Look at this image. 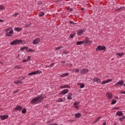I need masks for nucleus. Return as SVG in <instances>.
I'll use <instances>...</instances> for the list:
<instances>
[{
  "label": "nucleus",
  "instance_id": "47",
  "mask_svg": "<svg viewBox=\"0 0 125 125\" xmlns=\"http://www.w3.org/2000/svg\"><path fill=\"white\" fill-rule=\"evenodd\" d=\"M121 94H125V91H122L120 92Z\"/></svg>",
  "mask_w": 125,
  "mask_h": 125
},
{
  "label": "nucleus",
  "instance_id": "53",
  "mask_svg": "<svg viewBox=\"0 0 125 125\" xmlns=\"http://www.w3.org/2000/svg\"><path fill=\"white\" fill-rule=\"evenodd\" d=\"M48 125H57V124H48Z\"/></svg>",
  "mask_w": 125,
  "mask_h": 125
},
{
  "label": "nucleus",
  "instance_id": "40",
  "mask_svg": "<svg viewBox=\"0 0 125 125\" xmlns=\"http://www.w3.org/2000/svg\"><path fill=\"white\" fill-rule=\"evenodd\" d=\"M74 72H76V73H79L80 70L78 69H74Z\"/></svg>",
  "mask_w": 125,
  "mask_h": 125
},
{
  "label": "nucleus",
  "instance_id": "38",
  "mask_svg": "<svg viewBox=\"0 0 125 125\" xmlns=\"http://www.w3.org/2000/svg\"><path fill=\"white\" fill-rule=\"evenodd\" d=\"M31 51V52H34V50L32 49H29V50H27V52H30Z\"/></svg>",
  "mask_w": 125,
  "mask_h": 125
},
{
  "label": "nucleus",
  "instance_id": "33",
  "mask_svg": "<svg viewBox=\"0 0 125 125\" xmlns=\"http://www.w3.org/2000/svg\"><path fill=\"white\" fill-rule=\"evenodd\" d=\"M63 101H64V100H63V99L60 98L58 99V100L57 101V102H63Z\"/></svg>",
  "mask_w": 125,
  "mask_h": 125
},
{
  "label": "nucleus",
  "instance_id": "56",
  "mask_svg": "<svg viewBox=\"0 0 125 125\" xmlns=\"http://www.w3.org/2000/svg\"><path fill=\"white\" fill-rule=\"evenodd\" d=\"M69 23H70V24H74V22H73V21H69Z\"/></svg>",
  "mask_w": 125,
  "mask_h": 125
},
{
  "label": "nucleus",
  "instance_id": "10",
  "mask_svg": "<svg viewBox=\"0 0 125 125\" xmlns=\"http://www.w3.org/2000/svg\"><path fill=\"white\" fill-rule=\"evenodd\" d=\"M11 34H13V30H10L9 32H7L6 33V37H10L11 36Z\"/></svg>",
  "mask_w": 125,
  "mask_h": 125
},
{
  "label": "nucleus",
  "instance_id": "9",
  "mask_svg": "<svg viewBox=\"0 0 125 125\" xmlns=\"http://www.w3.org/2000/svg\"><path fill=\"white\" fill-rule=\"evenodd\" d=\"M68 92H69V90L68 89H65L64 90H63L61 92V94H62L63 95H65V94H66V93H68Z\"/></svg>",
  "mask_w": 125,
  "mask_h": 125
},
{
  "label": "nucleus",
  "instance_id": "21",
  "mask_svg": "<svg viewBox=\"0 0 125 125\" xmlns=\"http://www.w3.org/2000/svg\"><path fill=\"white\" fill-rule=\"evenodd\" d=\"M67 76H69L68 73H64L61 75V78H63L64 77H67Z\"/></svg>",
  "mask_w": 125,
  "mask_h": 125
},
{
  "label": "nucleus",
  "instance_id": "42",
  "mask_svg": "<svg viewBox=\"0 0 125 125\" xmlns=\"http://www.w3.org/2000/svg\"><path fill=\"white\" fill-rule=\"evenodd\" d=\"M74 108H76V109H79L80 108V106L77 105H74Z\"/></svg>",
  "mask_w": 125,
  "mask_h": 125
},
{
  "label": "nucleus",
  "instance_id": "51",
  "mask_svg": "<svg viewBox=\"0 0 125 125\" xmlns=\"http://www.w3.org/2000/svg\"><path fill=\"white\" fill-rule=\"evenodd\" d=\"M28 62V61H27V59H26V60H24L23 61V63H25V62Z\"/></svg>",
  "mask_w": 125,
  "mask_h": 125
},
{
  "label": "nucleus",
  "instance_id": "14",
  "mask_svg": "<svg viewBox=\"0 0 125 125\" xmlns=\"http://www.w3.org/2000/svg\"><path fill=\"white\" fill-rule=\"evenodd\" d=\"M32 75H38V74H42L41 70H37L36 71L31 72Z\"/></svg>",
  "mask_w": 125,
  "mask_h": 125
},
{
  "label": "nucleus",
  "instance_id": "59",
  "mask_svg": "<svg viewBox=\"0 0 125 125\" xmlns=\"http://www.w3.org/2000/svg\"><path fill=\"white\" fill-rule=\"evenodd\" d=\"M120 9H123V8H118L117 9H116V11L117 10H120Z\"/></svg>",
  "mask_w": 125,
  "mask_h": 125
},
{
  "label": "nucleus",
  "instance_id": "35",
  "mask_svg": "<svg viewBox=\"0 0 125 125\" xmlns=\"http://www.w3.org/2000/svg\"><path fill=\"white\" fill-rule=\"evenodd\" d=\"M125 119V116H123L122 117H121L119 118V121L121 122V121H123Z\"/></svg>",
  "mask_w": 125,
  "mask_h": 125
},
{
  "label": "nucleus",
  "instance_id": "55",
  "mask_svg": "<svg viewBox=\"0 0 125 125\" xmlns=\"http://www.w3.org/2000/svg\"><path fill=\"white\" fill-rule=\"evenodd\" d=\"M32 72L29 73L28 74V76H32Z\"/></svg>",
  "mask_w": 125,
  "mask_h": 125
},
{
  "label": "nucleus",
  "instance_id": "20",
  "mask_svg": "<svg viewBox=\"0 0 125 125\" xmlns=\"http://www.w3.org/2000/svg\"><path fill=\"white\" fill-rule=\"evenodd\" d=\"M81 116H82V114L81 113H77L75 114V117L76 118H81Z\"/></svg>",
  "mask_w": 125,
  "mask_h": 125
},
{
  "label": "nucleus",
  "instance_id": "43",
  "mask_svg": "<svg viewBox=\"0 0 125 125\" xmlns=\"http://www.w3.org/2000/svg\"><path fill=\"white\" fill-rule=\"evenodd\" d=\"M17 15H19V13H15V14L13 15V16H14L15 17H16V16Z\"/></svg>",
  "mask_w": 125,
  "mask_h": 125
},
{
  "label": "nucleus",
  "instance_id": "25",
  "mask_svg": "<svg viewBox=\"0 0 125 125\" xmlns=\"http://www.w3.org/2000/svg\"><path fill=\"white\" fill-rule=\"evenodd\" d=\"M39 16L42 17L43 15H44V12H40L39 13Z\"/></svg>",
  "mask_w": 125,
  "mask_h": 125
},
{
  "label": "nucleus",
  "instance_id": "54",
  "mask_svg": "<svg viewBox=\"0 0 125 125\" xmlns=\"http://www.w3.org/2000/svg\"><path fill=\"white\" fill-rule=\"evenodd\" d=\"M62 64H65L66 62L65 61L61 62Z\"/></svg>",
  "mask_w": 125,
  "mask_h": 125
},
{
  "label": "nucleus",
  "instance_id": "28",
  "mask_svg": "<svg viewBox=\"0 0 125 125\" xmlns=\"http://www.w3.org/2000/svg\"><path fill=\"white\" fill-rule=\"evenodd\" d=\"M101 116H100V117L98 118L94 122L93 124H95L96 123H97V122L99 121V120H100V119H101Z\"/></svg>",
  "mask_w": 125,
  "mask_h": 125
},
{
  "label": "nucleus",
  "instance_id": "26",
  "mask_svg": "<svg viewBox=\"0 0 125 125\" xmlns=\"http://www.w3.org/2000/svg\"><path fill=\"white\" fill-rule=\"evenodd\" d=\"M116 55H118V56H120V57H122V56L124 55V54L123 53H117L116 54Z\"/></svg>",
  "mask_w": 125,
  "mask_h": 125
},
{
  "label": "nucleus",
  "instance_id": "5",
  "mask_svg": "<svg viewBox=\"0 0 125 125\" xmlns=\"http://www.w3.org/2000/svg\"><path fill=\"white\" fill-rule=\"evenodd\" d=\"M41 39L39 38H37L32 43L33 44H39V43L40 42Z\"/></svg>",
  "mask_w": 125,
  "mask_h": 125
},
{
  "label": "nucleus",
  "instance_id": "63",
  "mask_svg": "<svg viewBox=\"0 0 125 125\" xmlns=\"http://www.w3.org/2000/svg\"><path fill=\"white\" fill-rule=\"evenodd\" d=\"M124 86H125V83L124 84Z\"/></svg>",
  "mask_w": 125,
  "mask_h": 125
},
{
  "label": "nucleus",
  "instance_id": "29",
  "mask_svg": "<svg viewBox=\"0 0 125 125\" xmlns=\"http://www.w3.org/2000/svg\"><path fill=\"white\" fill-rule=\"evenodd\" d=\"M32 25V23H30L29 24H26L24 26L25 28H29Z\"/></svg>",
  "mask_w": 125,
  "mask_h": 125
},
{
  "label": "nucleus",
  "instance_id": "58",
  "mask_svg": "<svg viewBox=\"0 0 125 125\" xmlns=\"http://www.w3.org/2000/svg\"><path fill=\"white\" fill-rule=\"evenodd\" d=\"M0 22H4V21L0 19Z\"/></svg>",
  "mask_w": 125,
  "mask_h": 125
},
{
  "label": "nucleus",
  "instance_id": "57",
  "mask_svg": "<svg viewBox=\"0 0 125 125\" xmlns=\"http://www.w3.org/2000/svg\"><path fill=\"white\" fill-rule=\"evenodd\" d=\"M68 10H69V11H73V8L69 9Z\"/></svg>",
  "mask_w": 125,
  "mask_h": 125
},
{
  "label": "nucleus",
  "instance_id": "46",
  "mask_svg": "<svg viewBox=\"0 0 125 125\" xmlns=\"http://www.w3.org/2000/svg\"><path fill=\"white\" fill-rule=\"evenodd\" d=\"M53 66H54V63H51L50 65H49L48 67H52Z\"/></svg>",
  "mask_w": 125,
  "mask_h": 125
},
{
  "label": "nucleus",
  "instance_id": "1",
  "mask_svg": "<svg viewBox=\"0 0 125 125\" xmlns=\"http://www.w3.org/2000/svg\"><path fill=\"white\" fill-rule=\"evenodd\" d=\"M43 101V98L42 96H38L32 99L30 102V104H38Z\"/></svg>",
  "mask_w": 125,
  "mask_h": 125
},
{
  "label": "nucleus",
  "instance_id": "2",
  "mask_svg": "<svg viewBox=\"0 0 125 125\" xmlns=\"http://www.w3.org/2000/svg\"><path fill=\"white\" fill-rule=\"evenodd\" d=\"M96 51H100L103 50L104 51H106V47L104 45H99L96 49Z\"/></svg>",
  "mask_w": 125,
  "mask_h": 125
},
{
  "label": "nucleus",
  "instance_id": "19",
  "mask_svg": "<svg viewBox=\"0 0 125 125\" xmlns=\"http://www.w3.org/2000/svg\"><path fill=\"white\" fill-rule=\"evenodd\" d=\"M60 88H70V86L69 85H65L64 86H61Z\"/></svg>",
  "mask_w": 125,
  "mask_h": 125
},
{
  "label": "nucleus",
  "instance_id": "37",
  "mask_svg": "<svg viewBox=\"0 0 125 125\" xmlns=\"http://www.w3.org/2000/svg\"><path fill=\"white\" fill-rule=\"evenodd\" d=\"M63 47L62 46L58 47L55 49V50H59V49H61Z\"/></svg>",
  "mask_w": 125,
  "mask_h": 125
},
{
  "label": "nucleus",
  "instance_id": "45",
  "mask_svg": "<svg viewBox=\"0 0 125 125\" xmlns=\"http://www.w3.org/2000/svg\"><path fill=\"white\" fill-rule=\"evenodd\" d=\"M18 91H19V90H16V91H14L13 92V94H16V93H17V92H18Z\"/></svg>",
  "mask_w": 125,
  "mask_h": 125
},
{
  "label": "nucleus",
  "instance_id": "12",
  "mask_svg": "<svg viewBox=\"0 0 125 125\" xmlns=\"http://www.w3.org/2000/svg\"><path fill=\"white\" fill-rule=\"evenodd\" d=\"M106 96H107L108 99H112V97H113V95L111 93H107L106 94Z\"/></svg>",
  "mask_w": 125,
  "mask_h": 125
},
{
  "label": "nucleus",
  "instance_id": "8",
  "mask_svg": "<svg viewBox=\"0 0 125 125\" xmlns=\"http://www.w3.org/2000/svg\"><path fill=\"white\" fill-rule=\"evenodd\" d=\"M84 41V43H86V44H91L92 43V42L89 41L88 40V38H85Z\"/></svg>",
  "mask_w": 125,
  "mask_h": 125
},
{
  "label": "nucleus",
  "instance_id": "31",
  "mask_svg": "<svg viewBox=\"0 0 125 125\" xmlns=\"http://www.w3.org/2000/svg\"><path fill=\"white\" fill-rule=\"evenodd\" d=\"M83 31L82 30H80L79 31H78V35L79 36H81L82 35V34H83Z\"/></svg>",
  "mask_w": 125,
  "mask_h": 125
},
{
  "label": "nucleus",
  "instance_id": "4",
  "mask_svg": "<svg viewBox=\"0 0 125 125\" xmlns=\"http://www.w3.org/2000/svg\"><path fill=\"white\" fill-rule=\"evenodd\" d=\"M23 109V107L20 105H17L15 108L13 109V111H18L19 112H21Z\"/></svg>",
  "mask_w": 125,
  "mask_h": 125
},
{
  "label": "nucleus",
  "instance_id": "41",
  "mask_svg": "<svg viewBox=\"0 0 125 125\" xmlns=\"http://www.w3.org/2000/svg\"><path fill=\"white\" fill-rule=\"evenodd\" d=\"M79 104H80V102H75V103H74V105H79Z\"/></svg>",
  "mask_w": 125,
  "mask_h": 125
},
{
  "label": "nucleus",
  "instance_id": "23",
  "mask_svg": "<svg viewBox=\"0 0 125 125\" xmlns=\"http://www.w3.org/2000/svg\"><path fill=\"white\" fill-rule=\"evenodd\" d=\"M79 85H80V88H83L84 87V84L82 83H78Z\"/></svg>",
  "mask_w": 125,
  "mask_h": 125
},
{
  "label": "nucleus",
  "instance_id": "7",
  "mask_svg": "<svg viewBox=\"0 0 125 125\" xmlns=\"http://www.w3.org/2000/svg\"><path fill=\"white\" fill-rule=\"evenodd\" d=\"M0 119L2 121L8 119V115H0Z\"/></svg>",
  "mask_w": 125,
  "mask_h": 125
},
{
  "label": "nucleus",
  "instance_id": "34",
  "mask_svg": "<svg viewBox=\"0 0 125 125\" xmlns=\"http://www.w3.org/2000/svg\"><path fill=\"white\" fill-rule=\"evenodd\" d=\"M25 49H28V47L25 46V47H21V50H25Z\"/></svg>",
  "mask_w": 125,
  "mask_h": 125
},
{
  "label": "nucleus",
  "instance_id": "64",
  "mask_svg": "<svg viewBox=\"0 0 125 125\" xmlns=\"http://www.w3.org/2000/svg\"><path fill=\"white\" fill-rule=\"evenodd\" d=\"M113 125H116V123H115Z\"/></svg>",
  "mask_w": 125,
  "mask_h": 125
},
{
  "label": "nucleus",
  "instance_id": "6",
  "mask_svg": "<svg viewBox=\"0 0 125 125\" xmlns=\"http://www.w3.org/2000/svg\"><path fill=\"white\" fill-rule=\"evenodd\" d=\"M123 84H124V81L121 80V81H119V82H117L115 84V85L116 86H119V85H121L122 86V85H123Z\"/></svg>",
  "mask_w": 125,
  "mask_h": 125
},
{
  "label": "nucleus",
  "instance_id": "62",
  "mask_svg": "<svg viewBox=\"0 0 125 125\" xmlns=\"http://www.w3.org/2000/svg\"><path fill=\"white\" fill-rule=\"evenodd\" d=\"M70 66H72V63H70Z\"/></svg>",
  "mask_w": 125,
  "mask_h": 125
},
{
  "label": "nucleus",
  "instance_id": "61",
  "mask_svg": "<svg viewBox=\"0 0 125 125\" xmlns=\"http://www.w3.org/2000/svg\"><path fill=\"white\" fill-rule=\"evenodd\" d=\"M81 10H84V8H81Z\"/></svg>",
  "mask_w": 125,
  "mask_h": 125
},
{
  "label": "nucleus",
  "instance_id": "44",
  "mask_svg": "<svg viewBox=\"0 0 125 125\" xmlns=\"http://www.w3.org/2000/svg\"><path fill=\"white\" fill-rule=\"evenodd\" d=\"M10 30V28H8L5 29V31L6 33H7V32H8Z\"/></svg>",
  "mask_w": 125,
  "mask_h": 125
},
{
  "label": "nucleus",
  "instance_id": "13",
  "mask_svg": "<svg viewBox=\"0 0 125 125\" xmlns=\"http://www.w3.org/2000/svg\"><path fill=\"white\" fill-rule=\"evenodd\" d=\"M87 72H88V69H86L85 68H84L81 70V74H86Z\"/></svg>",
  "mask_w": 125,
  "mask_h": 125
},
{
  "label": "nucleus",
  "instance_id": "32",
  "mask_svg": "<svg viewBox=\"0 0 125 125\" xmlns=\"http://www.w3.org/2000/svg\"><path fill=\"white\" fill-rule=\"evenodd\" d=\"M26 112H27V109H26V108H23V109L21 111L22 114H26Z\"/></svg>",
  "mask_w": 125,
  "mask_h": 125
},
{
  "label": "nucleus",
  "instance_id": "17",
  "mask_svg": "<svg viewBox=\"0 0 125 125\" xmlns=\"http://www.w3.org/2000/svg\"><path fill=\"white\" fill-rule=\"evenodd\" d=\"M72 96H73V94H72L71 93H69L67 96V99H68L69 100H71Z\"/></svg>",
  "mask_w": 125,
  "mask_h": 125
},
{
  "label": "nucleus",
  "instance_id": "52",
  "mask_svg": "<svg viewBox=\"0 0 125 125\" xmlns=\"http://www.w3.org/2000/svg\"><path fill=\"white\" fill-rule=\"evenodd\" d=\"M38 4H42V2L41 1H38Z\"/></svg>",
  "mask_w": 125,
  "mask_h": 125
},
{
  "label": "nucleus",
  "instance_id": "30",
  "mask_svg": "<svg viewBox=\"0 0 125 125\" xmlns=\"http://www.w3.org/2000/svg\"><path fill=\"white\" fill-rule=\"evenodd\" d=\"M116 103H117V100H112L111 101V104H116Z\"/></svg>",
  "mask_w": 125,
  "mask_h": 125
},
{
  "label": "nucleus",
  "instance_id": "24",
  "mask_svg": "<svg viewBox=\"0 0 125 125\" xmlns=\"http://www.w3.org/2000/svg\"><path fill=\"white\" fill-rule=\"evenodd\" d=\"M14 83H16V84H19V83H23L19 80H18L17 81L15 82Z\"/></svg>",
  "mask_w": 125,
  "mask_h": 125
},
{
  "label": "nucleus",
  "instance_id": "22",
  "mask_svg": "<svg viewBox=\"0 0 125 125\" xmlns=\"http://www.w3.org/2000/svg\"><path fill=\"white\" fill-rule=\"evenodd\" d=\"M22 28L20 27H17L15 28V31H17V32H20V31H21Z\"/></svg>",
  "mask_w": 125,
  "mask_h": 125
},
{
  "label": "nucleus",
  "instance_id": "48",
  "mask_svg": "<svg viewBox=\"0 0 125 125\" xmlns=\"http://www.w3.org/2000/svg\"><path fill=\"white\" fill-rule=\"evenodd\" d=\"M63 54H68V52H67V51H64L63 52Z\"/></svg>",
  "mask_w": 125,
  "mask_h": 125
},
{
  "label": "nucleus",
  "instance_id": "49",
  "mask_svg": "<svg viewBox=\"0 0 125 125\" xmlns=\"http://www.w3.org/2000/svg\"><path fill=\"white\" fill-rule=\"evenodd\" d=\"M15 68H16V69H20L21 67L17 65L16 66Z\"/></svg>",
  "mask_w": 125,
  "mask_h": 125
},
{
  "label": "nucleus",
  "instance_id": "15",
  "mask_svg": "<svg viewBox=\"0 0 125 125\" xmlns=\"http://www.w3.org/2000/svg\"><path fill=\"white\" fill-rule=\"evenodd\" d=\"M123 115H124V114L123 113L122 111L117 112V113H116L117 116H119V117H121V116H123Z\"/></svg>",
  "mask_w": 125,
  "mask_h": 125
},
{
  "label": "nucleus",
  "instance_id": "36",
  "mask_svg": "<svg viewBox=\"0 0 125 125\" xmlns=\"http://www.w3.org/2000/svg\"><path fill=\"white\" fill-rule=\"evenodd\" d=\"M4 9H5L4 7L1 5H0V10H4Z\"/></svg>",
  "mask_w": 125,
  "mask_h": 125
},
{
  "label": "nucleus",
  "instance_id": "50",
  "mask_svg": "<svg viewBox=\"0 0 125 125\" xmlns=\"http://www.w3.org/2000/svg\"><path fill=\"white\" fill-rule=\"evenodd\" d=\"M20 79L21 81H22V80H25V78H24L23 77H20Z\"/></svg>",
  "mask_w": 125,
  "mask_h": 125
},
{
  "label": "nucleus",
  "instance_id": "27",
  "mask_svg": "<svg viewBox=\"0 0 125 125\" xmlns=\"http://www.w3.org/2000/svg\"><path fill=\"white\" fill-rule=\"evenodd\" d=\"M75 36H76V33H73V34H71L70 35V39H73V38H74V37H75Z\"/></svg>",
  "mask_w": 125,
  "mask_h": 125
},
{
  "label": "nucleus",
  "instance_id": "11",
  "mask_svg": "<svg viewBox=\"0 0 125 125\" xmlns=\"http://www.w3.org/2000/svg\"><path fill=\"white\" fill-rule=\"evenodd\" d=\"M112 82V79H107L106 81H104L101 83V84H105V83H110Z\"/></svg>",
  "mask_w": 125,
  "mask_h": 125
},
{
  "label": "nucleus",
  "instance_id": "60",
  "mask_svg": "<svg viewBox=\"0 0 125 125\" xmlns=\"http://www.w3.org/2000/svg\"><path fill=\"white\" fill-rule=\"evenodd\" d=\"M103 125H106V122H104Z\"/></svg>",
  "mask_w": 125,
  "mask_h": 125
},
{
  "label": "nucleus",
  "instance_id": "3",
  "mask_svg": "<svg viewBox=\"0 0 125 125\" xmlns=\"http://www.w3.org/2000/svg\"><path fill=\"white\" fill-rule=\"evenodd\" d=\"M20 43H22V40H15L10 43V44L11 45H14V44H20Z\"/></svg>",
  "mask_w": 125,
  "mask_h": 125
},
{
  "label": "nucleus",
  "instance_id": "16",
  "mask_svg": "<svg viewBox=\"0 0 125 125\" xmlns=\"http://www.w3.org/2000/svg\"><path fill=\"white\" fill-rule=\"evenodd\" d=\"M93 82H97V83H100V79L96 77L93 79Z\"/></svg>",
  "mask_w": 125,
  "mask_h": 125
},
{
  "label": "nucleus",
  "instance_id": "39",
  "mask_svg": "<svg viewBox=\"0 0 125 125\" xmlns=\"http://www.w3.org/2000/svg\"><path fill=\"white\" fill-rule=\"evenodd\" d=\"M26 60H27V61H30V60H31V56H28Z\"/></svg>",
  "mask_w": 125,
  "mask_h": 125
},
{
  "label": "nucleus",
  "instance_id": "18",
  "mask_svg": "<svg viewBox=\"0 0 125 125\" xmlns=\"http://www.w3.org/2000/svg\"><path fill=\"white\" fill-rule=\"evenodd\" d=\"M83 43H84V40L83 41L77 42L76 44L77 45H81V44H83Z\"/></svg>",
  "mask_w": 125,
  "mask_h": 125
}]
</instances>
